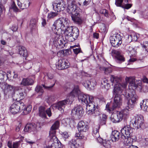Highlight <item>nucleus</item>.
Instances as JSON below:
<instances>
[{"label": "nucleus", "mask_w": 148, "mask_h": 148, "mask_svg": "<svg viewBox=\"0 0 148 148\" xmlns=\"http://www.w3.org/2000/svg\"><path fill=\"white\" fill-rule=\"evenodd\" d=\"M71 17L72 20L76 23L80 24L82 23V20L79 14L74 16H71Z\"/></svg>", "instance_id": "nucleus-33"}, {"label": "nucleus", "mask_w": 148, "mask_h": 148, "mask_svg": "<svg viewBox=\"0 0 148 148\" xmlns=\"http://www.w3.org/2000/svg\"><path fill=\"white\" fill-rule=\"evenodd\" d=\"M21 127V125L19 124L16 127V132H19L20 131Z\"/></svg>", "instance_id": "nucleus-63"}, {"label": "nucleus", "mask_w": 148, "mask_h": 148, "mask_svg": "<svg viewBox=\"0 0 148 148\" xmlns=\"http://www.w3.org/2000/svg\"><path fill=\"white\" fill-rule=\"evenodd\" d=\"M68 99L60 101L56 104H53L52 106V108L53 109H57L60 111H62L64 108L65 105L67 103H69L70 102H68Z\"/></svg>", "instance_id": "nucleus-13"}, {"label": "nucleus", "mask_w": 148, "mask_h": 148, "mask_svg": "<svg viewBox=\"0 0 148 148\" xmlns=\"http://www.w3.org/2000/svg\"><path fill=\"white\" fill-rule=\"evenodd\" d=\"M75 1H72L71 5L69 4L67 9V12L71 14L72 15L71 16H74L79 14L77 9V8L75 5Z\"/></svg>", "instance_id": "nucleus-19"}, {"label": "nucleus", "mask_w": 148, "mask_h": 148, "mask_svg": "<svg viewBox=\"0 0 148 148\" xmlns=\"http://www.w3.org/2000/svg\"><path fill=\"white\" fill-rule=\"evenodd\" d=\"M132 6V4H126L125 5H123L122 7L124 9H128L131 7Z\"/></svg>", "instance_id": "nucleus-52"}, {"label": "nucleus", "mask_w": 148, "mask_h": 148, "mask_svg": "<svg viewBox=\"0 0 148 148\" xmlns=\"http://www.w3.org/2000/svg\"><path fill=\"white\" fill-rule=\"evenodd\" d=\"M39 115L43 117H46V112L45 108L42 106L40 107L39 108Z\"/></svg>", "instance_id": "nucleus-38"}, {"label": "nucleus", "mask_w": 148, "mask_h": 148, "mask_svg": "<svg viewBox=\"0 0 148 148\" xmlns=\"http://www.w3.org/2000/svg\"><path fill=\"white\" fill-rule=\"evenodd\" d=\"M52 6L53 10L58 12L64 10L67 5L64 0H55L53 3Z\"/></svg>", "instance_id": "nucleus-7"}, {"label": "nucleus", "mask_w": 148, "mask_h": 148, "mask_svg": "<svg viewBox=\"0 0 148 148\" xmlns=\"http://www.w3.org/2000/svg\"><path fill=\"white\" fill-rule=\"evenodd\" d=\"M78 146L79 145L77 143L76 140L72 139L68 143V148H77Z\"/></svg>", "instance_id": "nucleus-34"}, {"label": "nucleus", "mask_w": 148, "mask_h": 148, "mask_svg": "<svg viewBox=\"0 0 148 148\" xmlns=\"http://www.w3.org/2000/svg\"><path fill=\"white\" fill-rule=\"evenodd\" d=\"M34 82L33 80L30 78H23L20 83V85L27 86L32 85Z\"/></svg>", "instance_id": "nucleus-31"}, {"label": "nucleus", "mask_w": 148, "mask_h": 148, "mask_svg": "<svg viewBox=\"0 0 148 148\" xmlns=\"http://www.w3.org/2000/svg\"><path fill=\"white\" fill-rule=\"evenodd\" d=\"M68 19L64 17L60 18L56 20L53 25L52 29L56 35H59L61 34L59 30H64L69 26Z\"/></svg>", "instance_id": "nucleus-4"}, {"label": "nucleus", "mask_w": 148, "mask_h": 148, "mask_svg": "<svg viewBox=\"0 0 148 148\" xmlns=\"http://www.w3.org/2000/svg\"><path fill=\"white\" fill-rule=\"evenodd\" d=\"M142 141L141 145L144 148H148V138H143Z\"/></svg>", "instance_id": "nucleus-41"}, {"label": "nucleus", "mask_w": 148, "mask_h": 148, "mask_svg": "<svg viewBox=\"0 0 148 148\" xmlns=\"http://www.w3.org/2000/svg\"><path fill=\"white\" fill-rule=\"evenodd\" d=\"M120 135L119 132L114 130L112 133V140L113 141L116 142L118 141L120 138Z\"/></svg>", "instance_id": "nucleus-30"}, {"label": "nucleus", "mask_w": 148, "mask_h": 148, "mask_svg": "<svg viewBox=\"0 0 148 148\" xmlns=\"http://www.w3.org/2000/svg\"><path fill=\"white\" fill-rule=\"evenodd\" d=\"M24 130L25 132H36V125L34 123H28L25 126Z\"/></svg>", "instance_id": "nucleus-22"}, {"label": "nucleus", "mask_w": 148, "mask_h": 148, "mask_svg": "<svg viewBox=\"0 0 148 148\" xmlns=\"http://www.w3.org/2000/svg\"><path fill=\"white\" fill-rule=\"evenodd\" d=\"M68 88H72L73 89L72 91L70 92L69 94L67 96V98L68 99V102H72L73 100V98L75 97L78 96L82 92H81L79 90V87L78 86H74L73 84H67Z\"/></svg>", "instance_id": "nucleus-5"}, {"label": "nucleus", "mask_w": 148, "mask_h": 148, "mask_svg": "<svg viewBox=\"0 0 148 148\" xmlns=\"http://www.w3.org/2000/svg\"><path fill=\"white\" fill-rule=\"evenodd\" d=\"M128 50L130 52L131 56H135L136 54V51L132 47H130L129 49Z\"/></svg>", "instance_id": "nucleus-46"}, {"label": "nucleus", "mask_w": 148, "mask_h": 148, "mask_svg": "<svg viewBox=\"0 0 148 148\" xmlns=\"http://www.w3.org/2000/svg\"><path fill=\"white\" fill-rule=\"evenodd\" d=\"M99 127L98 126H96L94 128L93 130V136L97 139L99 143H101L102 141V140L99 137Z\"/></svg>", "instance_id": "nucleus-27"}, {"label": "nucleus", "mask_w": 148, "mask_h": 148, "mask_svg": "<svg viewBox=\"0 0 148 148\" xmlns=\"http://www.w3.org/2000/svg\"><path fill=\"white\" fill-rule=\"evenodd\" d=\"M126 88V84L124 83L122 85L117 84L114 88L113 96L114 102L112 106L108 103L106 106V110L110 113H112L116 108H119L122 103L121 97L122 92Z\"/></svg>", "instance_id": "nucleus-1"}, {"label": "nucleus", "mask_w": 148, "mask_h": 148, "mask_svg": "<svg viewBox=\"0 0 148 148\" xmlns=\"http://www.w3.org/2000/svg\"><path fill=\"white\" fill-rule=\"evenodd\" d=\"M138 38V36L134 32H132L130 35H129L128 38L130 41H136Z\"/></svg>", "instance_id": "nucleus-36"}, {"label": "nucleus", "mask_w": 148, "mask_h": 148, "mask_svg": "<svg viewBox=\"0 0 148 148\" xmlns=\"http://www.w3.org/2000/svg\"><path fill=\"white\" fill-rule=\"evenodd\" d=\"M140 105L142 110L146 112H148V99L143 100L142 102L140 103Z\"/></svg>", "instance_id": "nucleus-29"}, {"label": "nucleus", "mask_w": 148, "mask_h": 148, "mask_svg": "<svg viewBox=\"0 0 148 148\" xmlns=\"http://www.w3.org/2000/svg\"><path fill=\"white\" fill-rule=\"evenodd\" d=\"M121 140L126 145H129L131 144V139L130 137H126L125 135H121Z\"/></svg>", "instance_id": "nucleus-26"}, {"label": "nucleus", "mask_w": 148, "mask_h": 148, "mask_svg": "<svg viewBox=\"0 0 148 148\" xmlns=\"http://www.w3.org/2000/svg\"><path fill=\"white\" fill-rule=\"evenodd\" d=\"M62 136L65 139L67 138L69 136L68 133L66 132H64L63 133Z\"/></svg>", "instance_id": "nucleus-55"}, {"label": "nucleus", "mask_w": 148, "mask_h": 148, "mask_svg": "<svg viewBox=\"0 0 148 148\" xmlns=\"http://www.w3.org/2000/svg\"><path fill=\"white\" fill-rule=\"evenodd\" d=\"M58 14L57 12H50L48 14L47 18L48 19H50L53 18L56 16Z\"/></svg>", "instance_id": "nucleus-44"}, {"label": "nucleus", "mask_w": 148, "mask_h": 148, "mask_svg": "<svg viewBox=\"0 0 148 148\" xmlns=\"http://www.w3.org/2000/svg\"><path fill=\"white\" fill-rule=\"evenodd\" d=\"M86 105V109L87 113L89 114L90 112L93 111L96 108V106L94 102H92L87 104Z\"/></svg>", "instance_id": "nucleus-28"}, {"label": "nucleus", "mask_w": 148, "mask_h": 148, "mask_svg": "<svg viewBox=\"0 0 148 148\" xmlns=\"http://www.w3.org/2000/svg\"><path fill=\"white\" fill-rule=\"evenodd\" d=\"M132 122L133 126L135 129L142 128L144 122L143 117L141 115L140 116L137 115L132 120Z\"/></svg>", "instance_id": "nucleus-11"}, {"label": "nucleus", "mask_w": 148, "mask_h": 148, "mask_svg": "<svg viewBox=\"0 0 148 148\" xmlns=\"http://www.w3.org/2000/svg\"><path fill=\"white\" fill-rule=\"evenodd\" d=\"M90 84H89V89L93 90L94 88L96 86V82L94 79H91L89 81Z\"/></svg>", "instance_id": "nucleus-40"}, {"label": "nucleus", "mask_w": 148, "mask_h": 148, "mask_svg": "<svg viewBox=\"0 0 148 148\" xmlns=\"http://www.w3.org/2000/svg\"><path fill=\"white\" fill-rule=\"evenodd\" d=\"M100 30L102 32H106V29L104 24H102L100 25Z\"/></svg>", "instance_id": "nucleus-53"}, {"label": "nucleus", "mask_w": 148, "mask_h": 148, "mask_svg": "<svg viewBox=\"0 0 148 148\" xmlns=\"http://www.w3.org/2000/svg\"><path fill=\"white\" fill-rule=\"evenodd\" d=\"M23 109H21V110H23L22 114L24 115H26L30 112L32 110V106L29 105L26 108L24 103L23 105Z\"/></svg>", "instance_id": "nucleus-35"}, {"label": "nucleus", "mask_w": 148, "mask_h": 148, "mask_svg": "<svg viewBox=\"0 0 148 148\" xmlns=\"http://www.w3.org/2000/svg\"><path fill=\"white\" fill-rule=\"evenodd\" d=\"M17 5L19 8L24 9L29 6V2L27 0H17Z\"/></svg>", "instance_id": "nucleus-23"}, {"label": "nucleus", "mask_w": 148, "mask_h": 148, "mask_svg": "<svg viewBox=\"0 0 148 148\" xmlns=\"http://www.w3.org/2000/svg\"><path fill=\"white\" fill-rule=\"evenodd\" d=\"M65 30L64 31V34L66 38L69 40V41H72L75 40L74 37L77 38L78 36V35L77 33H75L76 31L77 32L79 30L77 28H75L73 29L71 26L69 27V26L65 28Z\"/></svg>", "instance_id": "nucleus-6"}, {"label": "nucleus", "mask_w": 148, "mask_h": 148, "mask_svg": "<svg viewBox=\"0 0 148 148\" xmlns=\"http://www.w3.org/2000/svg\"><path fill=\"white\" fill-rule=\"evenodd\" d=\"M4 74L2 71H0V81H2L3 80Z\"/></svg>", "instance_id": "nucleus-56"}, {"label": "nucleus", "mask_w": 148, "mask_h": 148, "mask_svg": "<svg viewBox=\"0 0 148 148\" xmlns=\"http://www.w3.org/2000/svg\"><path fill=\"white\" fill-rule=\"evenodd\" d=\"M51 140L53 139V143H52L51 145L49 146L48 147H46L45 148H61L62 147V145L60 141L58 140L56 136H52L50 137Z\"/></svg>", "instance_id": "nucleus-15"}, {"label": "nucleus", "mask_w": 148, "mask_h": 148, "mask_svg": "<svg viewBox=\"0 0 148 148\" xmlns=\"http://www.w3.org/2000/svg\"><path fill=\"white\" fill-rule=\"evenodd\" d=\"M8 145L9 148H12V142L9 141L8 143Z\"/></svg>", "instance_id": "nucleus-64"}, {"label": "nucleus", "mask_w": 148, "mask_h": 148, "mask_svg": "<svg viewBox=\"0 0 148 148\" xmlns=\"http://www.w3.org/2000/svg\"><path fill=\"white\" fill-rule=\"evenodd\" d=\"M103 70L104 71L105 73L106 74L110 73L112 71V69L110 67L103 68Z\"/></svg>", "instance_id": "nucleus-50"}, {"label": "nucleus", "mask_w": 148, "mask_h": 148, "mask_svg": "<svg viewBox=\"0 0 148 148\" xmlns=\"http://www.w3.org/2000/svg\"><path fill=\"white\" fill-rule=\"evenodd\" d=\"M73 51L75 54L77 55L79 53L81 52V50L80 48H76L73 49Z\"/></svg>", "instance_id": "nucleus-54"}, {"label": "nucleus", "mask_w": 148, "mask_h": 148, "mask_svg": "<svg viewBox=\"0 0 148 148\" xmlns=\"http://www.w3.org/2000/svg\"><path fill=\"white\" fill-rule=\"evenodd\" d=\"M36 91L37 92H39L41 94L43 92V90L42 86H38L35 88Z\"/></svg>", "instance_id": "nucleus-49"}, {"label": "nucleus", "mask_w": 148, "mask_h": 148, "mask_svg": "<svg viewBox=\"0 0 148 148\" xmlns=\"http://www.w3.org/2000/svg\"><path fill=\"white\" fill-rule=\"evenodd\" d=\"M26 141L27 143L30 145L33 144L34 143V142L32 141H30L29 140L27 139H26Z\"/></svg>", "instance_id": "nucleus-62"}, {"label": "nucleus", "mask_w": 148, "mask_h": 148, "mask_svg": "<svg viewBox=\"0 0 148 148\" xmlns=\"http://www.w3.org/2000/svg\"><path fill=\"white\" fill-rule=\"evenodd\" d=\"M25 97V94L23 90L21 89L16 91L12 97L16 100H21L23 99Z\"/></svg>", "instance_id": "nucleus-24"}, {"label": "nucleus", "mask_w": 148, "mask_h": 148, "mask_svg": "<svg viewBox=\"0 0 148 148\" xmlns=\"http://www.w3.org/2000/svg\"><path fill=\"white\" fill-rule=\"evenodd\" d=\"M110 81L112 83V85H114V88L117 84L122 85L125 83L126 84V87L127 86V83H129V85L132 87V88H136L138 85H140L141 84V81L138 80H136L135 78L134 77H126L125 78L126 82H123L122 83H119L121 81V79L113 75H111L110 77Z\"/></svg>", "instance_id": "nucleus-3"}, {"label": "nucleus", "mask_w": 148, "mask_h": 148, "mask_svg": "<svg viewBox=\"0 0 148 148\" xmlns=\"http://www.w3.org/2000/svg\"><path fill=\"white\" fill-rule=\"evenodd\" d=\"M100 112L98 110V109L97 108L95 109L93 111H92L89 114L92 115V116H97L100 115Z\"/></svg>", "instance_id": "nucleus-42"}, {"label": "nucleus", "mask_w": 148, "mask_h": 148, "mask_svg": "<svg viewBox=\"0 0 148 148\" xmlns=\"http://www.w3.org/2000/svg\"><path fill=\"white\" fill-rule=\"evenodd\" d=\"M125 4V3L123 0H115V4L116 6L118 7H121L123 5V3Z\"/></svg>", "instance_id": "nucleus-48"}, {"label": "nucleus", "mask_w": 148, "mask_h": 148, "mask_svg": "<svg viewBox=\"0 0 148 148\" xmlns=\"http://www.w3.org/2000/svg\"><path fill=\"white\" fill-rule=\"evenodd\" d=\"M55 82H54V83L52 85L50 86H45V85H43L42 86H43V87L45 88V89H47V90H49V89H50L52 87H53V86L55 85Z\"/></svg>", "instance_id": "nucleus-57"}, {"label": "nucleus", "mask_w": 148, "mask_h": 148, "mask_svg": "<svg viewBox=\"0 0 148 148\" xmlns=\"http://www.w3.org/2000/svg\"><path fill=\"white\" fill-rule=\"evenodd\" d=\"M133 130V129L130 126H125L121 130V135H125L126 137H130L132 135Z\"/></svg>", "instance_id": "nucleus-17"}, {"label": "nucleus", "mask_w": 148, "mask_h": 148, "mask_svg": "<svg viewBox=\"0 0 148 148\" xmlns=\"http://www.w3.org/2000/svg\"><path fill=\"white\" fill-rule=\"evenodd\" d=\"M18 51L19 54L23 57H27L28 54L27 50L25 47L22 46L18 47Z\"/></svg>", "instance_id": "nucleus-32"}, {"label": "nucleus", "mask_w": 148, "mask_h": 148, "mask_svg": "<svg viewBox=\"0 0 148 148\" xmlns=\"http://www.w3.org/2000/svg\"><path fill=\"white\" fill-rule=\"evenodd\" d=\"M128 96L129 98L127 102L126 109L118 112L122 119L128 117L129 112L128 109L132 108L134 107L138 99V96L134 91L131 94H129Z\"/></svg>", "instance_id": "nucleus-2"}, {"label": "nucleus", "mask_w": 148, "mask_h": 148, "mask_svg": "<svg viewBox=\"0 0 148 148\" xmlns=\"http://www.w3.org/2000/svg\"><path fill=\"white\" fill-rule=\"evenodd\" d=\"M79 4L80 5L87 6L90 4L91 0H79Z\"/></svg>", "instance_id": "nucleus-39"}, {"label": "nucleus", "mask_w": 148, "mask_h": 148, "mask_svg": "<svg viewBox=\"0 0 148 148\" xmlns=\"http://www.w3.org/2000/svg\"><path fill=\"white\" fill-rule=\"evenodd\" d=\"M18 142L14 143L12 145V148H18Z\"/></svg>", "instance_id": "nucleus-59"}, {"label": "nucleus", "mask_w": 148, "mask_h": 148, "mask_svg": "<svg viewBox=\"0 0 148 148\" xmlns=\"http://www.w3.org/2000/svg\"><path fill=\"white\" fill-rule=\"evenodd\" d=\"M70 64L67 61L64 60H59L58 62L56 64V67L57 69L61 70L66 69L69 66Z\"/></svg>", "instance_id": "nucleus-14"}, {"label": "nucleus", "mask_w": 148, "mask_h": 148, "mask_svg": "<svg viewBox=\"0 0 148 148\" xmlns=\"http://www.w3.org/2000/svg\"><path fill=\"white\" fill-rule=\"evenodd\" d=\"M1 87L5 95L13 97L15 93V88L13 86L4 83L1 84Z\"/></svg>", "instance_id": "nucleus-8"}, {"label": "nucleus", "mask_w": 148, "mask_h": 148, "mask_svg": "<svg viewBox=\"0 0 148 148\" xmlns=\"http://www.w3.org/2000/svg\"><path fill=\"white\" fill-rule=\"evenodd\" d=\"M90 83L89 80L86 81L82 83L83 85L86 88L89 89V84Z\"/></svg>", "instance_id": "nucleus-51"}, {"label": "nucleus", "mask_w": 148, "mask_h": 148, "mask_svg": "<svg viewBox=\"0 0 148 148\" xmlns=\"http://www.w3.org/2000/svg\"><path fill=\"white\" fill-rule=\"evenodd\" d=\"M36 20L34 19H32L30 22V27L31 28H33L36 26Z\"/></svg>", "instance_id": "nucleus-47"}, {"label": "nucleus", "mask_w": 148, "mask_h": 148, "mask_svg": "<svg viewBox=\"0 0 148 148\" xmlns=\"http://www.w3.org/2000/svg\"><path fill=\"white\" fill-rule=\"evenodd\" d=\"M89 128L88 125L83 121H79L77 125V128L80 133H83L87 131Z\"/></svg>", "instance_id": "nucleus-16"}, {"label": "nucleus", "mask_w": 148, "mask_h": 148, "mask_svg": "<svg viewBox=\"0 0 148 148\" xmlns=\"http://www.w3.org/2000/svg\"><path fill=\"white\" fill-rule=\"evenodd\" d=\"M99 34L97 33H94L93 34V37L94 38L98 39L99 38Z\"/></svg>", "instance_id": "nucleus-61"}, {"label": "nucleus", "mask_w": 148, "mask_h": 148, "mask_svg": "<svg viewBox=\"0 0 148 148\" xmlns=\"http://www.w3.org/2000/svg\"><path fill=\"white\" fill-rule=\"evenodd\" d=\"M101 83V84L104 86V88L106 89H108L110 88V85L109 81H108L106 78L103 79Z\"/></svg>", "instance_id": "nucleus-37"}, {"label": "nucleus", "mask_w": 148, "mask_h": 148, "mask_svg": "<svg viewBox=\"0 0 148 148\" xmlns=\"http://www.w3.org/2000/svg\"><path fill=\"white\" fill-rule=\"evenodd\" d=\"M46 112L49 117L51 116V113L50 108H48L46 110Z\"/></svg>", "instance_id": "nucleus-58"}, {"label": "nucleus", "mask_w": 148, "mask_h": 148, "mask_svg": "<svg viewBox=\"0 0 148 148\" xmlns=\"http://www.w3.org/2000/svg\"><path fill=\"white\" fill-rule=\"evenodd\" d=\"M122 36L118 33L114 34L110 38V40L112 45L114 47H117L122 43Z\"/></svg>", "instance_id": "nucleus-9"}, {"label": "nucleus", "mask_w": 148, "mask_h": 148, "mask_svg": "<svg viewBox=\"0 0 148 148\" xmlns=\"http://www.w3.org/2000/svg\"><path fill=\"white\" fill-rule=\"evenodd\" d=\"M112 53L115 55L116 62L121 63L125 60V59L123 56L121 54V52L119 51L113 50Z\"/></svg>", "instance_id": "nucleus-20"}, {"label": "nucleus", "mask_w": 148, "mask_h": 148, "mask_svg": "<svg viewBox=\"0 0 148 148\" xmlns=\"http://www.w3.org/2000/svg\"><path fill=\"white\" fill-rule=\"evenodd\" d=\"M23 103L21 101H17L12 104L10 107V111L13 114L19 112L21 109H23Z\"/></svg>", "instance_id": "nucleus-10"}, {"label": "nucleus", "mask_w": 148, "mask_h": 148, "mask_svg": "<svg viewBox=\"0 0 148 148\" xmlns=\"http://www.w3.org/2000/svg\"><path fill=\"white\" fill-rule=\"evenodd\" d=\"M60 122L59 121H57L53 123L50 128V130L49 133L50 137H51L52 136H55L56 131L59 127Z\"/></svg>", "instance_id": "nucleus-21"}, {"label": "nucleus", "mask_w": 148, "mask_h": 148, "mask_svg": "<svg viewBox=\"0 0 148 148\" xmlns=\"http://www.w3.org/2000/svg\"><path fill=\"white\" fill-rule=\"evenodd\" d=\"M78 100L79 101L84 103L86 105L93 102V97L92 96L90 95L82 93L79 95Z\"/></svg>", "instance_id": "nucleus-12"}, {"label": "nucleus", "mask_w": 148, "mask_h": 148, "mask_svg": "<svg viewBox=\"0 0 148 148\" xmlns=\"http://www.w3.org/2000/svg\"><path fill=\"white\" fill-rule=\"evenodd\" d=\"M143 82L148 84V79L145 77H143Z\"/></svg>", "instance_id": "nucleus-60"}, {"label": "nucleus", "mask_w": 148, "mask_h": 148, "mask_svg": "<svg viewBox=\"0 0 148 148\" xmlns=\"http://www.w3.org/2000/svg\"><path fill=\"white\" fill-rule=\"evenodd\" d=\"M110 120L113 123H116L119 122L122 119L117 112V113H113L112 114L110 117Z\"/></svg>", "instance_id": "nucleus-25"}, {"label": "nucleus", "mask_w": 148, "mask_h": 148, "mask_svg": "<svg viewBox=\"0 0 148 148\" xmlns=\"http://www.w3.org/2000/svg\"><path fill=\"white\" fill-rule=\"evenodd\" d=\"M102 144L103 145L105 148H110L111 147L110 142L108 140H103Z\"/></svg>", "instance_id": "nucleus-43"}, {"label": "nucleus", "mask_w": 148, "mask_h": 148, "mask_svg": "<svg viewBox=\"0 0 148 148\" xmlns=\"http://www.w3.org/2000/svg\"><path fill=\"white\" fill-rule=\"evenodd\" d=\"M83 108L80 106H77L75 107L71 111L72 114L73 116L79 118L83 115Z\"/></svg>", "instance_id": "nucleus-18"}, {"label": "nucleus", "mask_w": 148, "mask_h": 148, "mask_svg": "<svg viewBox=\"0 0 148 148\" xmlns=\"http://www.w3.org/2000/svg\"><path fill=\"white\" fill-rule=\"evenodd\" d=\"M141 45L143 48L147 51L148 52V41H144L141 43Z\"/></svg>", "instance_id": "nucleus-45"}]
</instances>
